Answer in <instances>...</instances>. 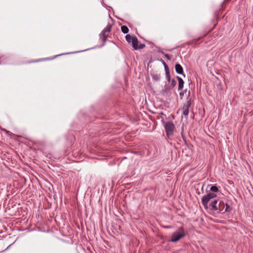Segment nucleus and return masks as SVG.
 Here are the masks:
<instances>
[{
  "label": "nucleus",
  "instance_id": "8",
  "mask_svg": "<svg viewBox=\"0 0 253 253\" xmlns=\"http://www.w3.org/2000/svg\"><path fill=\"white\" fill-rule=\"evenodd\" d=\"M176 79H177V80L178 81V90H182L183 88L184 82L183 80H182V79L178 76L176 77Z\"/></svg>",
  "mask_w": 253,
  "mask_h": 253
},
{
  "label": "nucleus",
  "instance_id": "9",
  "mask_svg": "<svg viewBox=\"0 0 253 253\" xmlns=\"http://www.w3.org/2000/svg\"><path fill=\"white\" fill-rule=\"evenodd\" d=\"M225 204L222 201H219L218 203V212L224 213V210L225 209Z\"/></svg>",
  "mask_w": 253,
  "mask_h": 253
},
{
  "label": "nucleus",
  "instance_id": "30",
  "mask_svg": "<svg viewBox=\"0 0 253 253\" xmlns=\"http://www.w3.org/2000/svg\"><path fill=\"white\" fill-rule=\"evenodd\" d=\"M203 186H204V185ZM202 190L203 191V187L202 188Z\"/></svg>",
  "mask_w": 253,
  "mask_h": 253
},
{
  "label": "nucleus",
  "instance_id": "23",
  "mask_svg": "<svg viewBox=\"0 0 253 253\" xmlns=\"http://www.w3.org/2000/svg\"><path fill=\"white\" fill-rule=\"evenodd\" d=\"M184 93L182 91L180 92L179 93V95H180V99H182L183 97V96H184Z\"/></svg>",
  "mask_w": 253,
  "mask_h": 253
},
{
  "label": "nucleus",
  "instance_id": "7",
  "mask_svg": "<svg viewBox=\"0 0 253 253\" xmlns=\"http://www.w3.org/2000/svg\"><path fill=\"white\" fill-rule=\"evenodd\" d=\"M174 67L175 71L177 74L182 75L184 77L185 76V75L184 74L183 68L181 65L177 63L175 65Z\"/></svg>",
  "mask_w": 253,
  "mask_h": 253
},
{
  "label": "nucleus",
  "instance_id": "26",
  "mask_svg": "<svg viewBox=\"0 0 253 253\" xmlns=\"http://www.w3.org/2000/svg\"><path fill=\"white\" fill-rule=\"evenodd\" d=\"M5 131L6 132V133L9 134V135H11L12 134V133L10 132L9 131H8V130H5Z\"/></svg>",
  "mask_w": 253,
  "mask_h": 253
},
{
  "label": "nucleus",
  "instance_id": "24",
  "mask_svg": "<svg viewBox=\"0 0 253 253\" xmlns=\"http://www.w3.org/2000/svg\"><path fill=\"white\" fill-rule=\"evenodd\" d=\"M165 57L166 58H167L168 60H170V56L169 54H165Z\"/></svg>",
  "mask_w": 253,
  "mask_h": 253
},
{
  "label": "nucleus",
  "instance_id": "21",
  "mask_svg": "<svg viewBox=\"0 0 253 253\" xmlns=\"http://www.w3.org/2000/svg\"><path fill=\"white\" fill-rule=\"evenodd\" d=\"M181 135H182V138H183V140H184V142H185V144L186 145H187L188 144H187V141L186 140L185 137H184V135H183V131H182V132H181Z\"/></svg>",
  "mask_w": 253,
  "mask_h": 253
},
{
  "label": "nucleus",
  "instance_id": "19",
  "mask_svg": "<svg viewBox=\"0 0 253 253\" xmlns=\"http://www.w3.org/2000/svg\"><path fill=\"white\" fill-rule=\"evenodd\" d=\"M166 78H167V81L168 82H170V73H166Z\"/></svg>",
  "mask_w": 253,
  "mask_h": 253
},
{
  "label": "nucleus",
  "instance_id": "10",
  "mask_svg": "<svg viewBox=\"0 0 253 253\" xmlns=\"http://www.w3.org/2000/svg\"><path fill=\"white\" fill-rule=\"evenodd\" d=\"M171 88L170 86L168 85H165L164 88L163 89L162 93L163 95L168 94Z\"/></svg>",
  "mask_w": 253,
  "mask_h": 253
},
{
  "label": "nucleus",
  "instance_id": "25",
  "mask_svg": "<svg viewBox=\"0 0 253 253\" xmlns=\"http://www.w3.org/2000/svg\"><path fill=\"white\" fill-rule=\"evenodd\" d=\"M187 97H189V98H190V90H187Z\"/></svg>",
  "mask_w": 253,
  "mask_h": 253
},
{
  "label": "nucleus",
  "instance_id": "29",
  "mask_svg": "<svg viewBox=\"0 0 253 253\" xmlns=\"http://www.w3.org/2000/svg\"><path fill=\"white\" fill-rule=\"evenodd\" d=\"M61 55V54H60V55H57L56 56H55L54 57V58H55V57H57V56H58L59 55Z\"/></svg>",
  "mask_w": 253,
  "mask_h": 253
},
{
  "label": "nucleus",
  "instance_id": "28",
  "mask_svg": "<svg viewBox=\"0 0 253 253\" xmlns=\"http://www.w3.org/2000/svg\"><path fill=\"white\" fill-rule=\"evenodd\" d=\"M188 89L186 88L184 90L182 91L184 94H186L187 92Z\"/></svg>",
  "mask_w": 253,
  "mask_h": 253
},
{
  "label": "nucleus",
  "instance_id": "15",
  "mask_svg": "<svg viewBox=\"0 0 253 253\" xmlns=\"http://www.w3.org/2000/svg\"><path fill=\"white\" fill-rule=\"evenodd\" d=\"M152 77L153 80H154L156 81H159L160 79V78H161L160 75L158 74H153L152 75Z\"/></svg>",
  "mask_w": 253,
  "mask_h": 253
},
{
  "label": "nucleus",
  "instance_id": "2",
  "mask_svg": "<svg viewBox=\"0 0 253 253\" xmlns=\"http://www.w3.org/2000/svg\"><path fill=\"white\" fill-rule=\"evenodd\" d=\"M217 195L212 192H210L207 195H205L202 199V203L205 209H208L209 208L208 203L210 200L215 198Z\"/></svg>",
  "mask_w": 253,
  "mask_h": 253
},
{
  "label": "nucleus",
  "instance_id": "11",
  "mask_svg": "<svg viewBox=\"0 0 253 253\" xmlns=\"http://www.w3.org/2000/svg\"><path fill=\"white\" fill-rule=\"evenodd\" d=\"M202 38L201 37H200L198 39H194V40H193L192 41H189V42H187V44H188V45H190V44H193V45H196V44H199V40L201 39Z\"/></svg>",
  "mask_w": 253,
  "mask_h": 253
},
{
  "label": "nucleus",
  "instance_id": "14",
  "mask_svg": "<svg viewBox=\"0 0 253 253\" xmlns=\"http://www.w3.org/2000/svg\"><path fill=\"white\" fill-rule=\"evenodd\" d=\"M121 31L123 33L127 34L129 31V29L127 26L124 25L121 27Z\"/></svg>",
  "mask_w": 253,
  "mask_h": 253
},
{
  "label": "nucleus",
  "instance_id": "22",
  "mask_svg": "<svg viewBox=\"0 0 253 253\" xmlns=\"http://www.w3.org/2000/svg\"><path fill=\"white\" fill-rule=\"evenodd\" d=\"M213 211H216L217 212H218V203H216V209H213Z\"/></svg>",
  "mask_w": 253,
  "mask_h": 253
},
{
  "label": "nucleus",
  "instance_id": "1",
  "mask_svg": "<svg viewBox=\"0 0 253 253\" xmlns=\"http://www.w3.org/2000/svg\"><path fill=\"white\" fill-rule=\"evenodd\" d=\"M163 123L164 124L166 134L168 137H169L173 134L175 126L173 122L170 121H168L166 123L163 122Z\"/></svg>",
  "mask_w": 253,
  "mask_h": 253
},
{
  "label": "nucleus",
  "instance_id": "17",
  "mask_svg": "<svg viewBox=\"0 0 253 253\" xmlns=\"http://www.w3.org/2000/svg\"><path fill=\"white\" fill-rule=\"evenodd\" d=\"M136 47H137V48L134 49L135 50H137L138 49H143V48H144L145 47V44L141 43L138 45V43H136Z\"/></svg>",
  "mask_w": 253,
  "mask_h": 253
},
{
  "label": "nucleus",
  "instance_id": "20",
  "mask_svg": "<svg viewBox=\"0 0 253 253\" xmlns=\"http://www.w3.org/2000/svg\"><path fill=\"white\" fill-rule=\"evenodd\" d=\"M164 68H165L166 73H169V67H168V65L167 64L165 65Z\"/></svg>",
  "mask_w": 253,
  "mask_h": 253
},
{
  "label": "nucleus",
  "instance_id": "13",
  "mask_svg": "<svg viewBox=\"0 0 253 253\" xmlns=\"http://www.w3.org/2000/svg\"><path fill=\"white\" fill-rule=\"evenodd\" d=\"M211 186L210 191L212 193L217 192L218 191V188L216 186L209 185L208 187Z\"/></svg>",
  "mask_w": 253,
  "mask_h": 253
},
{
  "label": "nucleus",
  "instance_id": "12",
  "mask_svg": "<svg viewBox=\"0 0 253 253\" xmlns=\"http://www.w3.org/2000/svg\"><path fill=\"white\" fill-rule=\"evenodd\" d=\"M218 201L217 200H214L211 202V203L210 204V207L211 210H213V209H216V205Z\"/></svg>",
  "mask_w": 253,
  "mask_h": 253
},
{
  "label": "nucleus",
  "instance_id": "16",
  "mask_svg": "<svg viewBox=\"0 0 253 253\" xmlns=\"http://www.w3.org/2000/svg\"><path fill=\"white\" fill-rule=\"evenodd\" d=\"M226 208H225L224 211L225 212H230L232 210V208L227 204H225Z\"/></svg>",
  "mask_w": 253,
  "mask_h": 253
},
{
  "label": "nucleus",
  "instance_id": "5",
  "mask_svg": "<svg viewBox=\"0 0 253 253\" xmlns=\"http://www.w3.org/2000/svg\"><path fill=\"white\" fill-rule=\"evenodd\" d=\"M191 105V98L187 97L186 101L184 103L183 107L181 108V110L182 111V115L185 117H187L189 112V108Z\"/></svg>",
  "mask_w": 253,
  "mask_h": 253
},
{
  "label": "nucleus",
  "instance_id": "27",
  "mask_svg": "<svg viewBox=\"0 0 253 253\" xmlns=\"http://www.w3.org/2000/svg\"><path fill=\"white\" fill-rule=\"evenodd\" d=\"M161 62L162 63L163 65H164V66H165V65L166 64V63H165V62L163 60V59H161Z\"/></svg>",
  "mask_w": 253,
  "mask_h": 253
},
{
  "label": "nucleus",
  "instance_id": "18",
  "mask_svg": "<svg viewBox=\"0 0 253 253\" xmlns=\"http://www.w3.org/2000/svg\"><path fill=\"white\" fill-rule=\"evenodd\" d=\"M176 82L175 80L174 79H172L171 81V84H170V87L171 88H172L176 85Z\"/></svg>",
  "mask_w": 253,
  "mask_h": 253
},
{
  "label": "nucleus",
  "instance_id": "3",
  "mask_svg": "<svg viewBox=\"0 0 253 253\" xmlns=\"http://www.w3.org/2000/svg\"><path fill=\"white\" fill-rule=\"evenodd\" d=\"M178 230L180 231L179 234H176L174 233L172 236L171 238L170 239V242H176L179 241L180 239L183 238L185 236V233L184 232V228L183 227H180L179 228Z\"/></svg>",
  "mask_w": 253,
  "mask_h": 253
},
{
  "label": "nucleus",
  "instance_id": "4",
  "mask_svg": "<svg viewBox=\"0 0 253 253\" xmlns=\"http://www.w3.org/2000/svg\"><path fill=\"white\" fill-rule=\"evenodd\" d=\"M112 28V25L108 24L105 29L99 34L100 38L101 39L103 43H104L109 37L108 33L111 31Z\"/></svg>",
  "mask_w": 253,
  "mask_h": 253
},
{
  "label": "nucleus",
  "instance_id": "6",
  "mask_svg": "<svg viewBox=\"0 0 253 253\" xmlns=\"http://www.w3.org/2000/svg\"><path fill=\"white\" fill-rule=\"evenodd\" d=\"M126 41L128 43H130V42L132 43V46L134 49L137 48L136 46V43H138V39L136 38V37H135V36L132 37L129 34H127L126 36Z\"/></svg>",
  "mask_w": 253,
  "mask_h": 253
}]
</instances>
